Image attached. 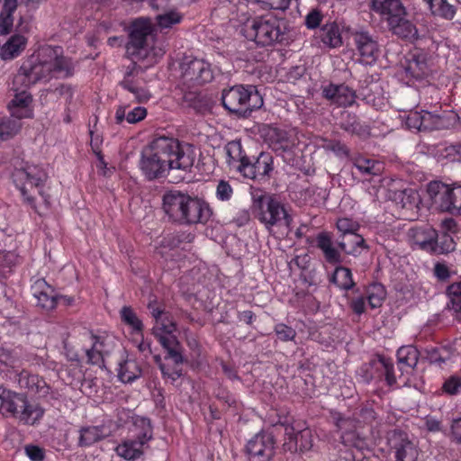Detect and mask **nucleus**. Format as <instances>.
<instances>
[{
  "mask_svg": "<svg viewBox=\"0 0 461 461\" xmlns=\"http://www.w3.org/2000/svg\"><path fill=\"white\" fill-rule=\"evenodd\" d=\"M409 72L415 78H421L428 74L429 68L424 54H413L408 60L406 68Z\"/></svg>",
  "mask_w": 461,
  "mask_h": 461,
  "instance_id": "4c0bfd02",
  "label": "nucleus"
},
{
  "mask_svg": "<svg viewBox=\"0 0 461 461\" xmlns=\"http://www.w3.org/2000/svg\"><path fill=\"white\" fill-rule=\"evenodd\" d=\"M322 95L339 106H349L356 99L355 91L346 85L330 84L322 88Z\"/></svg>",
  "mask_w": 461,
  "mask_h": 461,
  "instance_id": "412c9836",
  "label": "nucleus"
},
{
  "mask_svg": "<svg viewBox=\"0 0 461 461\" xmlns=\"http://www.w3.org/2000/svg\"><path fill=\"white\" fill-rule=\"evenodd\" d=\"M455 248L456 243L453 237L448 233H442L440 236L437 235L430 252L447 254L455 250Z\"/></svg>",
  "mask_w": 461,
  "mask_h": 461,
  "instance_id": "de8ad7c7",
  "label": "nucleus"
},
{
  "mask_svg": "<svg viewBox=\"0 0 461 461\" xmlns=\"http://www.w3.org/2000/svg\"><path fill=\"white\" fill-rule=\"evenodd\" d=\"M142 71V68L132 61L127 66L123 79L120 82V85L125 90L132 94L134 100L138 103L146 102L150 97L148 90L141 86L140 82L135 79Z\"/></svg>",
  "mask_w": 461,
  "mask_h": 461,
  "instance_id": "a211bd4d",
  "label": "nucleus"
},
{
  "mask_svg": "<svg viewBox=\"0 0 461 461\" xmlns=\"http://www.w3.org/2000/svg\"><path fill=\"white\" fill-rule=\"evenodd\" d=\"M120 316L122 321L131 328L134 332L142 331L143 323L131 306H123L120 311Z\"/></svg>",
  "mask_w": 461,
  "mask_h": 461,
  "instance_id": "49530a36",
  "label": "nucleus"
},
{
  "mask_svg": "<svg viewBox=\"0 0 461 461\" xmlns=\"http://www.w3.org/2000/svg\"><path fill=\"white\" fill-rule=\"evenodd\" d=\"M117 357V375L122 383H131L141 375V369L134 359L127 357L124 349L119 348L116 351Z\"/></svg>",
  "mask_w": 461,
  "mask_h": 461,
  "instance_id": "aec40b11",
  "label": "nucleus"
},
{
  "mask_svg": "<svg viewBox=\"0 0 461 461\" xmlns=\"http://www.w3.org/2000/svg\"><path fill=\"white\" fill-rule=\"evenodd\" d=\"M360 418L364 422L373 425L377 420V412L374 409L373 404L363 406L359 412Z\"/></svg>",
  "mask_w": 461,
  "mask_h": 461,
  "instance_id": "69168bd1",
  "label": "nucleus"
},
{
  "mask_svg": "<svg viewBox=\"0 0 461 461\" xmlns=\"http://www.w3.org/2000/svg\"><path fill=\"white\" fill-rule=\"evenodd\" d=\"M429 6L433 16L451 21L456 14V5L450 4L448 0H423Z\"/></svg>",
  "mask_w": 461,
  "mask_h": 461,
  "instance_id": "2f4dec72",
  "label": "nucleus"
},
{
  "mask_svg": "<svg viewBox=\"0 0 461 461\" xmlns=\"http://www.w3.org/2000/svg\"><path fill=\"white\" fill-rule=\"evenodd\" d=\"M233 194V189L225 180H220L216 188V196L221 201H229Z\"/></svg>",
  "mask_w": 461,
  "mask_h": 461,
  "instance_id": "0e129e2a",
  "label": "nucleus"
},
{
  "mask_svg": "<svg viewBox=\"0 0 461 461\" xmlns=\"http://www.w3.org/2000/svg\"><path fill=\"white\" fill-rule=\"evenodd\" d=\"M27 40L21 34L13 35L1 48L0 55L4 60L13 59L25 49Z\"/></svg>",
  "mask_w": 461,
  "mask_h": 461,
  "instance_id": "7c9ffc66",
  "label": "nucleus"
},
{
  "mask_svg": "<svg viewBox=\"0 0 461 461\" xmlns=\"http://www.w3.org/2000/svg\"><path fill=\"white\" fill-rule=\"evenodd\" d=\"M270 146L275 151H286L294 146L287 133L282 130L273 129L269 132Z\"/></svg>",
  "mask_w": 461,
  "mask_h": 461,
  "instance_id": "ea45409f",
  "label": "nucleus"
},
{
  "mask_svg": "<svg viewBox=\"0 0 461 461\" xmlns=\"http://www.w3.org/2000/svg\"><path fill=\"white\" fill-rule=\"evenodd\" d=\"M325 15L320 7L311 8L304 16V25L309 30H314L323 24Z\"/></svg>",
  "mask_w": 461,
  "mask_h": 461,
  "instance_id": "3c124183",
  "label": "nucleus"
},
{
  "mask_svg": "<svg viewBox=\"0 0 461 461\" xmlns=\"http://www.w3.org/2000/svg\"><path fill=\"white\" fill-rule=\"evenodd\" d=\"M22 127V123L17 119L5 118L0 119V140H7L15 136Z\"/></svg>",
  "mask_w": 461,
  "mask_h": 461,
  "instance_id": "c03bdc74",
  "label": "nucleus"
},
{
  "mask_svg": "<svg viewBox=\"0 0 461 461\" xmlns=\"http://www.w3.org/2000/svg\"><path fill=\"white\" fill-rule=\"evenodd\" d=\"M338 246L347 254L357 256L361 249H367L364 238L356 232L342 235Z\"/></svg>",
  "mask_w": 461,
  "mask_h": 461,
  "instance_id": "c756f323",
  "label": "nucleus"
},
{
  "mask_svg": "<svg viewBox=\"0 0 461 461\" xmlns=\"http://www.w3.org/2000/svg\"><path fill=\"white\" fill-rule=\"evenodd\" d=\"M275 332L282 341L293 340L296 336V331L285 324L279 323L275 327Z\"/></svg>",
  "mask_w": 461,
  "mask_h": 461,
  "instance_id": "680f3d73",
  "label": "nucleus"
},
{
  "mask_svg": "<svg viewBox=\"0 0 461 461\" xmlns=\"http://www.w3.org/2000/svg\"><path fill=\"white\" fill-rule=\"evenodd\" d=\"M317 247L323 252L329 263H339L341 258L339 252L332 246L330 237L327 233H320L316 239Z\"/></svg>",
  "mask_w": 461,
  "mask_h": 461,
  "instance_id": "f704fd0d",
  "label": "nucleus"
},
{
  "mask_svg": "<svg viewBox=\"0 0 461 461\" xmlns=\"http://www.w3.org/2000/svg\"><path fill=\"white\" fill-rule=\"evenodd\" d=\"M93 340L92 348L86 350L87 362L92 365H102L106 367L111 365L109 354L113 351L114 341L109 337H97L89 333Z\"/></svg>",
  "mask_w": 461,
  "mask_h": 461,
  "instance_id": "f3484780",
  "label": "nucleus"
},
{
  "mask_svg": "<svg viewBox=\"0 0 461 461\" xmlns=\"http://www.w3.org/2000/svg\"><path fill=\"white\" fill-rule=\"evenodd\" d=\"M451 308L455 312H461V283L452 284L448 287Z\"/></svg>",
  "mask_w": 461,
  "mask_h": 461,
  "instance_id": "6e6d98bb",
  "label": "nucleus"
},
{
  "mask_svg": "<svg viewBox=\"0 0 461 461\" xmlns=\"http://www.w3.org/2000/svg\"><path fill=\"white\" fill-rule=\"evenodd\" d=\"M389 197L402 209L412 210L420 203L419 194L411 188L390 191Z\"/></svg>",
  "mask_w": 461,
  "mask_h": 461,
  "instance_id": "c85d7f7f",
  "label": "nucleus"
},
{
  "mask_svg": "<svg viewBox=\"0 0 461 461\" xmlns=\"http://www.w3.org/2000/svg\"><path fill=\"white\" fill-rule=\"evenodd\" d=\"M330 281L343 290H349L355 286L351 270L341 266L336 267Z\"/></svg>",
  "mask_w": 461,
  "mask_h": 461,
  "instance_id": "a19ab883",
  "label": "nucleus"
},
{
  "mask_svg": "<svg viewBox=\"0 0 461 461\" xmlns=\"http://www.w3.org/2000/svg\"><path fill=\"white\" fill-rule=\"evenodd\" d=\"M12 177L24 200L34 206L35 194H42L41 187L48 178L46 172L38 166L30 165L23 168H16Z\"/></svg>",
  "mask_w": 461,
  "mask_h": 461,
  "instance_id": "6e6552de",
  "label": "nucleus"
},
{
  "mask_svg": "<svg viewBox=\"0 0 461 461\" xmlns=\"http://www.w3.org/2000/svg\"><path fill=\"white\" fill-rule=\"evenodd\" d=\"M14 258V254L10 252L0 251V276L5 277L11 272Z\"/></svg>",
  "mask_w": 461,
  "mask_h": 461,
  "instance_id": "052dcab7",
  "label": "nucleus"
},
{
  "mask_svg": "<svg viewBox=\"0 0 461 461\" xmlns=\"http://www.w3.org/2000/svg\"><path fill=\"white\" fill-rule=\"evenodd\" d=\"M422 131L442 130L449 126V119L445 115L421 111Z\"/></svg>",
  "mask_w": 461,
  "mask_h": 461,
  "instance_id": "c9c22d12",
  "label": "nucleus"
},
{
  "mask_svg": "<svg viewBox=\"0 0 461 461\" xmlns=\"http://www.w3.org/2000/svg\"><path fill=\"white\" fill-rule=\"evenodd\" d=\"M32 290L38 306L47 311L55 308L58 296L44 279H38L32 285Z\"/></svg>",
  "mask_w": 461,
  "mask_h": 461,
  "instance_id": "b1692460",
  "label": "nucleus"
},
{
  "mask_svg": "<svg viewBox=\"0 0 461 461\" xmlns=\"http://www.w3.org/2000/svg\"><path fill=\"white\" fill-rule=\"evenodd\" d=\"M25 453L32 461H41L44 458V451L38 446H27L25 447Z\"/></svg>",
  "mask_w": 461,
  "mask_h": 461,
  "instance_id": "774afa93",
  "label": "nucleus"
},
{
  "mask_svg": "<svg viewBox=\"0 0 461 461\" xmlns=\"http://www.w3.org/2000/svg\"><path fill=\"white\" fill-rule=\"evenodd\" d=\"M227 163L245 178H269L274 170V159L271 154L261 152L256 158H249L242 149L240 140L229 141L225 145Z\"/></svg>",
  "mask_w": 461,
  "mask_h": 461,
  "instance_id": "20e7f679",
  "label": "nucleus"
},
{
  "mask_svg": "<svg viewBox=\"0 0 461 461\" xmlns=\"http://www.w3.org/2000/svg\"><path fill=\"white\" fill-rule=\"evenodd\" d=\"M353 42L359 56V61L365 65H373L380 56V45L377 37L367 31L352 32Z\"/></svg>",
  "mask_w": 461,
  "mask_h": 461,
  "instance_id": "ddd939ff",
  "label": "nucleus"
},
{
  "mask_svg": "<svg viewBox=\"0 0 461 461\" xmlns=\"http://www.w3.org/2000/svg\"><path fill=\"white\" fill-rule=\"evenodd\" d=\"M419 350L413 346L401 347L397 351V358L400 364L414 368L419 361Z\"/></svg>",
  "mask_w": 461,
  "mask_h": 461,
  "instance_id": "37998d69",
  "label": "nucleus"
},
{
  "mask_svg": "<svg viewBox=\"0 0 461 461\" xmlns=\"http://www.w3.org/2000/svg\"><path fill=\"white\" fill-rule=\"evenodd\" d=\"M148 309L156 321L154 327H160L162 323L169 324L172 322L169 319V312H166L157 301H149Z\"/></svg>",
  "mask_w": 461,
  "mask_h": 461,
  "instance_id": "603ef678",
  "label": "nucleus"
},
{
  "mask_svg": "<svg viewBox=\"0 0 461 461\" xmlns=\"http://www.w3.org/2000/svg\"><path fill=\"white\" fill-rule=\"evenodd\" d=\"M16 380L21 388L26 389L31 393L38 394L40 397H44L49 393L50 387L44 379L27 370L20 372Z\"/></svg>",
  "mask_w": 461,
  "mask_h": 461,
  "instance_id": "5701e85b",
  "label": "nucleus"
},
{
  "mask_svg": "<svg viewBox=\"0 0 461 461\" xmlns=\"http://www.w3.org/2000/svg\"><path fill=\"white\" fill-rule=\"evenodd\" d=\"M452 187L441 182H430L428 185L427 193L432 202V205L441 212L449 210Z\"/></svg>",
  "mask_w": 461,
  "mask_h": 461,
  "instance_id": "4be33fe9",
  "label": "nucleus"
},
{
  "mask_svg": "<svg viewBox=\"0 0 461 461\" xmlns=\"http://www.w3.org/2000/svg\"><path fill=\"white\" fill-rule=\"evenodd\" d=\"M451 214H461V186L452 187L449 210Z\"/></svg>",
  "mask_w": 461,
  "mask_h": 461,
  "instance_id": "bf43d9fd",
  "label": "nucleus"
},
{
  "mask_svg": "<svg viewBox=\"0 0 461 461\" xmlns=\"http://www.w3.org/2000/svg\"><path fill=\"white\" fill-rule=\"evenodd\" d=\"M386 292L381 284H373L367 289V300L372 308H378L385 299Z\"/></svg>",
  "mask_w": 461,
  "mask_h": 461,
  "instance_id": "8fccbe9b",
  "label": "nucleus"
},
{
  "mask_svg": "<svg viewBox=\"0 0 461 461\" xmlns=\"http://www.w3.org/2000/svg\"><path fill=\"white\" fill-rule=\"evenodd\" d=\"M387 23L392 32L398 37L408 41L418 39V30L411 21L406 19V14L393 15Z\"/></svg>",
  "mask_w": 461,
  "mask_h": 461,
  "instance_id": "393cba45",
  "label": "nucleus"
},
{
  "mask_svg": "<svg viewBox=\"0 0 461 461\" xmlns=\"http://www.w3.org/2000/svg\"><path fill=\"white\" fill-rule=\"evenodd\" d=\"M127 51L131 55H137L140 50H147L153 46L155 41V29L148 18H139L130 26Z\"/></svg>",
  "mask_w": 461,
  "mask_h": 461,
  "instance_id": "9d476101",
  "label": "nucleus"
},
{
  "mask_svg": "<svg viewBox=\"0 0 461 461\" xmlns=\"http://www.w3.org/2000/svg\"><path fill=\"white\" fill-rule=\"evenodd\" d=\"M387 443L394 451L395 461H418L419 449L404 432L398 429L390 430L387 433Z\"/></svg>",
  "mask_w": 461,
  "mask_h": 461,
  "instance_id": "2eb2a0df",
  "label": "nucleus"
},
{
  "mask_svg": "<svg viewBox=\"0 0 461 461\" xmlns=\"http://www.w3.org/2000/svg\"><path fill=\"white\" fill-rule=\"evenodd\" d=\"M221 102L226 110L241 117L263 105V98L253 86L237 85L224 90Z\"/></svg>",
  "mask_w": 461,
  "mask_h": 461,
  "instance_id": "0eeeda50",
  "label": "nucleus"
},
{
  "mask_svg": "<svg viewBox=\"0 0 461 461\" xmlns=\"http://www.w3.org/2000/svg\"><path fill=\"white\" fill-rule=\"evenodd\" d=\"M371 8L389 22L393 15L406 14L405 7L400 0H371Z\"/></svg>",
  "mask_w": 461,
  "mask_h": 461,
  "instance_id": "a878e982",
  "label": "nucleus"
},
{
  "mask_svg": "<svg viewBox=\"0 0 461 461\" xmlns=\"http://www.w3.org/2000/svg\"><path fill=\"white\" fill-rule=\"evenodd\" d=\"M147 115V110L144 107L138 106L132 110L127 111V107L120 106L115 113L117 123H122L124 120L129 123H136L143 120Z\"/></svg>",
  "mask_w": 461,
  "mask_h": 461,
  "instance_id": "e433bc0d",
  "label": "nucleus"
},
{
  "mask_svg": "<svg viewBox=\"0 0 461 461\" xmlns=\"http://www.w3.org/2000/svg\"><path fill=\"white\" fill-rule=\"evenodd\" d=\"M340 128L344 131L357 135L366 132V128L361 124L358 118L352 113H347L340 122Z\"/></svg>",
  "mask_w": 461,
  "mask_h": 461,
  "instance_id": "09e8293b",
  "label": "nucleus"
},
{
  "mask_svg": "<svg viewBox=\"0 0 461 461\" xmlns=\"http://www.w3.org/2000/svg\"><path fill=\"white\" fill-rule=\"evenodd\" d=\"M244 36L258 45L269 46L283 39L279 23L275 19L256 17L248 20L243 28Z\"/></svg>",
  "mask_w": 461,
  "mask_h": 461,
  "instance_id": "1a4fd4ad",
  "label": "nucleus"
},
{
  "mask_svg": "<svg viewBox=\"0 0 461 461\" xmlns=\"http://www.w3.org/2000/svg\"><path fill=\"white\" fill-rule=\"evenodd\" d=\"M426 358L430 364H437L439 366L450 359V352L444 348H431L426 349Z\"/></svg>",
  "mask_w": 461,
  "mask_h": 461,
  "instance_id": "864d4df0",
  "label": "nucleus"
},
{
  "mask_svg": "<svg viewBox=\"0 0 461 461\" xmlns=\"http://www.w3.org/2000/svg\"><path fill=\"white\" fill-rule=\"evenodd\" d=\"M183 105L192 108L197 113H203L208 109L207 100L196 91H188L184 94Z\"/></svg>",
  "mask_w": 461,
  "mask_h": 461,
  "instance_id": "58836bf2",
  "label": "nucleus"
},
{
  "mask_svg": "<svg viewBox=\"0 0 461 461\" xmlns=\"http://www.w3.org/2000/svg\"><path fill=\"white\" fill-rule=\"evenodd\" d=\"M74 73L70 59L63 55L61 47L45 46L39 50L37 57H32L24 62L13 79L12 89L16 92L9 102L11 116L20 121L32 116L29 105L32 96L22 87H28L41 80L50 78H67Z\"/></svg>",
  "mask_w": 461,
  "mask_h": 461,
  "instance_id": "f257e3e1",
  "label": "nucleus"
},
{
  "mask_svg": "<svg viewBox=\"0 0 461 461\" xmlns=\"http://www.w3.org/2000/svg\"><path fill=\"white\" fill-rule=\"evenodd\" d=\"M176 330L174 322L169 324L162 323L160 327H153L152 334L158 339L163 348L167 350L165 359H170L176 366L184 362L181 353V346L172 333Z\"/></svg>",
  "mask_w": 461,
  "mask_h": 461,
  "instance_id": "dca6fc26",
  "label": "nucleus"
},
{
  "mask_svg": "<svg viewBox=\"0 0 461 461\" xmlns=\"http://www.w3.org/2000/svg\"><path fill=\"white\" fill-rule=\"evenodd\" d=\"M353 164L360 173L366 176H377L382 170L377 161L360 156L354 158Z\"/></svg>",
  "mask_w": 461,
  "mask_h": 461,
  "instance_id": "79ce46f5",
  "label": "nucleus"
},
{
  "mask_svg": "<svg viewBox=\"0 0 461 461\" xmlns=\"http://www.w3.org/2000/svg\"><path fill=\"white\" fill-rule=\"evenodd\" d=\"M337 228L342 235L356 232L359 229V224L348 218H341L337 221Z\"/></svg>",
  "mask_w": 461,
  "mask_h": 461,
  "instance_id": "e2e57ef3",
  "label": "nucleus"
},
{
  "mask_svg": "<svg viewBox=\"0 0 461 461\" xmlns=\"http://www.w3.org/2000/svg\"><path fill=\"white\" fill-rule=\"evenodd\" d=\"M182 14L176 11H169L157 16V23L158 27L163 29H169L173 25L179 23L182 21Z\"/></svg>",
  "mask_w": 461,
  "mask_h": 461,
  "instance_id": "5fc2aeb1",
  "label": "nucleus"
},
{
  "mask_svg": "<svg viewBox=\"0 0 461 461\" xmlns=\"http://www.w3.org/2000/svg\"><path fill=\"white\" fill-rule=\"evenodd\" d=\"M442 390L450 395L457 394L461 391V377L457 375L449 376L443 383Z\"/></svg>",
  "mask_w": 461,
  "mask_h": 461,
  "instance_id": "4d7b16f0",
  "label": "nucleus"
},
{
  "mask_svg": "<svg viewBox=\"0 0 461 461\" xmlns=\"http://www.w3.org/2000/svg\"><path fill=\"white\" fill-rule=\"evenodd\" d=\"M410 236L421 249L430 251L437 238V231L429 225L410 230Z\"/></svg>",
  "mask_w": 461,
  "mask_h": 461,
  "instance_id": "bb28decb",
  "label": "nucleus"
},
{
  "mask_svg": "<svg viewBox=\"0 0 461 461\" xmlns=\"http://www.w3.org/2000/svg\"><path fill=\"white\" fill-rule=\"evenodd\" d=\"M317 247L323 252L329 263H339L341 258L339 252L332 246L330 237L327 233H320L316 239Z\"/></svg>",
  "mask_w": 461,
  "mask_h": 461,
  "instance_id": "72a5a7b5",
  "label": "nucleus"
},
{
  "mask_svg": "<svg viewBox=\"0 0 461 461\" xmlns=\"http://www.w3.org/2000/svg\"><path fill=\"white\" fill-rule=\"evenodd\" d=\"M194 163L193 147L178 140L155 138L141 152L140 167L149 180L159 178L169 169L189 170Z\"/></svg>",
  "mask_w": 461,
  "mask_h": 461,
  "instance_id": "f03ea898",
  "label": "nucleus"
},
{
  "mask_svg": "<svg viewBox=\"0 0 461 461\" xmlns=\"http://www.w3.org/2000/svg\"><path fill=\"white\" fill-rule=\"evenodd\" d=\"M406 125L409 129L422 131L421 112H411L406 118Z\"/></svg>",
  "mask_w": 461,
  "mask_h": 461,
  "instance_id": "338daca9",
  "label": "nucleus"
},
{
  "mask_svg": "<svg viewBox=\"0 0 461 461\" xmlns=\"http://www.w3.org/2000/svg\"><path fill=\"white\" fill-rule=\"evenodd\" d=\"M275 445L271 433H258L247 443L246 453L250 461H271L276 454Z\"/></svg>",
  "mask_w": 461,
  "mask_h": 461,
  "instance_id": "4468645a",
  "label": "nucleus"
},
{
  "mask_svg": "<svg viewBox=\"0 0 461 461\" xmlns=\"http://www.w3.org/2000/svg\"><path fill=\"white\" fill-rule=\"evenodd\" d=\"M110 430L104 426H91L80 429L79 445L90 446L107 438Z\"/></svg>",
  "mask_w": 461,
  "mask_h": 461,
  "instance_id": "473e14b6",
  "label": "nucleus"
},
{
  "mask_svg": "<svg viewBox=\"0 0 461 461\" xmlns=\"http://www.w3.org/2000/svg\"><path fill=\"white\" fill-rule=\"evenodd\" d=\"M285 427V436L288 440L283 445L285 451L304 452L312 447V430L304 427L301 422L283 423Z\"/></svg>",
  "mask_w": 461,
  "mask_h": 461,
  "instance_id": "f8f14e48",
  "label": "nucleus"
},
{
  "mask_svg": "<svg viewBox=\"0 0 461 461\" xmlns=\"http://www.w3.org/2000/svg\"><path fill=\"white\" fill-rule=\"evenodd\" d=\"M251 211L268 231L274 226H285L291 229L293 217L285 204L275 195L259 188H251Z\"/></svg>",
  "mask_w": 461,
  "mask_h": 461,
  "instance_id": "39448f33",
  "label": "nucleus"
},
{
  "mask_svg": "<svg viewBox=\"0 0 461 461\" xmlns=\"http://www.w3.org/2000/svg\"><path fill=\"white\" fill-rule=\"evenodd\" d=\"M162 210L169 221L179 225L206 223L212 215L206 202L179 190L163 194Z\"/></svg>",
  "mask_w": 461,
  "mask_h": 461,
  "instance_id": "7ed1b4c3",
  "label": "nucleus"
},
{
  "mask_svg": "<svg viewBox=\"0 0 461 461\" xmlns=\"http://www.w3.org/2000/svg\"><path fill=\"white\" fill-rule=\"evenodd\" d=\"M0 413L33 425L43 416L44 411L38 404L29 402L24 394L0 386Z\"/></svg>",
  "mask_w": 461,
  "mask_h": 461,
  "instance_id": "423d86ee",
  "label": "nucleus"
},
{
  "mask_svg": "<svg viewBox=\"0 0 461 461\" xmlns=\"http://www.w3.org/2000/svg\"><path fill=\"white\" fill-rule=\"evenodd\" d=\"M322 148L325 150L332 151L339 156H348V149L347 148V146L345 144L341 143L339 140H324Z\"/></svg>",
  "mask_w": 461,
  "mask_h": 461,
  "instance_id": "13d9d810",
  "label": "nucleus"
},
{
  "mask_svg": "<svg viewBox=\"0 0 461 461\" xmlns=\"http://www.w3.org/2000/svg\"><path fill=\"white\" fill-rule=\"evenodd\" d=\"M372 365L375 366L376 369L384 372L386 384L389 386L396 384L397 379L394 374L393 364L390 359L379 356L377 359L372 361Z\"/></svg>",
  "mask_w": 461,
  "mask_h": 461,
  "instance_id": "a18cd8bd",
  "label": "nucleus"
},
{
  "mask_svg": "<svg viewBox=\"0 0 461 461\" xmlns=\"http://www.w3.org/2000/svg\"><path fill=\"white\" fill-rule=\"evenodd\" d=\"M180 68L181 82L188 88L211 82L213 78L211 65L203 59H185Z\"/></svg>",
  "mask_w": 461,
  "mask_h": 461,
  "instance_id": "9b49d317",
  "label": "nucleus"
},
{
  "mask_svg": "<svg viewBox=\"0 0 461 461\" xmlns=\"http://www.w3.org/2000/svg\"><path fill=\"white\" fill-rule=\"evenodd\" d=\"M151 438V429L149 428L145 429L143 433L140 434L136 439H128L122 444H120L116 447V452L120 456L127 460H134L142 455L144 446Z\"/></svg>",
  "mask_w": 461,
  "mask_h": 461,
  "instance_id": "6ab92c4d",
  "label": "nucleus"
},
{
  "mask_svg": "<svg viewBox=\"0 0 461 461\" xmlns=\"http://www.w3.org/2000/svg\"><path fill=\"white\" fill-rule=\"evenodd\" d=\"M319 37L321 42L329 48H338L342 45L339 27L335 22L327 21L323 23Z\"/></svg>",
  "mask_w": 461,
  "mask_h": 461,
  "instance_id": "cd10ccee",
  "label": "nucleus"
}]
</instances>
